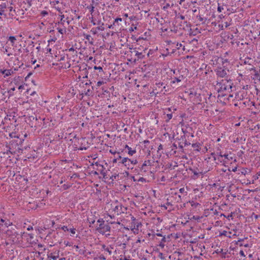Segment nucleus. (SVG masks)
<instances>
[{
  "label": "nucleus",
  "mask_w": 260,
  "mask_h": 260,
  "mask_svg": "<svg viewBox=\"0 0 260 260\" xmlns=\"http://www.w3.org/2000/svg\"><path fill=\"white\" fill-rule=\"evenodd\" d=\"M122 208L121 205L117 201L113 202L111 204H108L105 207L106 209L108 210L109 213H112L114 212L117 215H119L122 212H123Z\"/></svg>",
  "instance_id": "1"
},
{
  "label": "nucleus",
  "mask_w": 260,
  "mask_h": 260,
  "mask_svg": "<svg viewBox=\"0 0 260 260\" xmlns=\"http://www.w3.org/2000/svg\"><path fill=\"white\" fill-rule=\"evenodd\" d=\"M232 85V81L230 79H223L221 81V82H218L217 83V85L218 86V91L220 92H230L231 91Z\"/></svg>",
  "instance_id": "2"
},
{
  "label": "nucleus",
  "mask_w": 260,
  "mask_h": 260,
  "mask_svg": "<svg viewBox=\"0 0 260 260\" xmlns=\"http://www.w3.org/2000/svg\"><path fill=\"white\" fill-rule=\"evenodd\" d=\"M98 222L100 223L99 226H97V231L101 234L104 235L106 234L107 232H109L110 229V227L104 223V221L102 219H100L98 220Z\"/></svg>",
  "instance_id": "3"
},
{
  "label": "nucleus",
  "mask_w": 260,
  "mask_h": 260,
  "mask_svg": "<svg viewBox=\"0 0 260 260\" xmlns=\"http://www.w3.org/2000/svg\"><path fill=\"white\" fill-rule=\"evenodd\" d=\"M214 71L218 78L225 77L228 73L229 72V70L227 68H225V66H224L222 68L220 65L217 67L216 69H215Z\"/></svg>",
  "instance_id": "4"
},
{
  "label": "nucleus",
  "mask_w": 260,
  "mask_h": 260,
  "mask_svg": "<svg viewBox=\"0 0 260 260\" xmlns=\"http://www.w3.org/2000/svg\"><path fill=\"white\" fill-rule=\"evenodd\" d=\"M0 232L2 233H4L6 235V237L7 238H10V240L12 241L13 242H14L15 241V238L16 236V231L13 230H11L9 229H1Z\"/></svg>",
  "instance_id": "5"
},
{
  "label": "nucleus",
  "mask_w": 260,
  "mask_h": 260,
  "mask_svg": "<svg viewBox=\"0 0 260 260\" xmlns=\"http://www.w3.org/2000/svg\"><path fill=\"white\" fill-rule=\"evenodd\" d=\"M104 218L105 220L110 223H113L115 222V221L113 219H115V215L114 214H111V213H106L104 215Z\"/></svg>",
  "instance_id": "6"
},
{
  "label": "nucleus",
  "mask_w": 260,
  "mask_h": 260,
  "mask_svg": "<svg viewBox=\"0 0 260 260\" xmlns=\"http://www.w3.org/2000/svg\"><path fill=\"white\" fill-rule=\"evenodd\" d=\"M223 158L222 159V162L223 164L229 163L230 161L232 160L234 158L231 154L229 155L228 154H223Z\"/></svg>",
  "instance_id": "7"
},
{
  "label": "nucleus",
  "mask_w": 260,
  "mask_h": 260,
  "mask_svg": "<svg viewBox=\"0 0 260 260\" xmlns=\"http://www.w3.org/2000/svg\"><path fill=\"white\" fill-rule=\"evenodd\" d=\"M120 164L129 168L130 167V159L128 157H123L121 161L118 162V165H120Z\"/></svg>",
  "instance_id": "8"
},
{
  "label": "nucleus",
  "mask_w": 260,
  "mask_h": 260,
  "mask_svg": "<svg viewBox=\"0 0 260 260\" xmlns=\"http://www.w3.org/2000/svg\"><path fill=\"white\" fill-rule=\"evenodd\" d=\"M59 252L58 250L51 252L48 255V257L51 259L56 260L59 257Z\"/></svg>",
  "instance_id": "9"
},
{
  "label": "nucleus",
  "mask_w": 260,
  "mask_h": 260,
  "mask_svg": "<svg viewBox=\"0 0 260 260\" xmlns=\"http://www.w3.org/2000/svg\"><path fill=\"white\" fill-rule=\"evenodd\" d=\"M125 148L127 149V154L129 156H133L134 154L136 153V149H133L131 147L126 145L125 146Z\"/></svg>",
  "instance_id": "10"
},
{
  "label": "nucleus",
  "mask_w": 260,
  "mask_h": 260,
  "mask_svg": "<svg viewBox=\"0 0 260 260\" xmlns=\"http://www.w3.org/2000/svg\"><path fill=\"white\" fill-rule=\"evenodd\" d=\"M7 6V3L6 2H1V3H0V15L3 14Z\"/></svg>",
  "instance_id": "11"
},
{
  "label": "nucleus",
  "mask_w": 260,
  "mask_h": 260,
  "mask_svg": "<svg viewBox=\"0 0 260 260\" xmlns=\"http://www.w3.org/2000/svg\"><path fill=\"white\" fill-rule=\"evenodd\" d=\"M59 3V0H53V1H50V5L54 7L58 11H60V8H59L58 7H56V5L58 4Z\"/></svg>",
  "instance_id": "12"
},
{
  "label": "nucleus",
  "mask_w": 260,
  "mask_h": 260,
  "mask_svg": "<svg viewBox=\"0 0 260 260\" xmlns=\"http://www.w3.org/2000/svg\"><path fill=\"white\" fill-rule=\"evenodd\" d=\"M69 232L71 236H74L76 233V229L72 225L69 226Z\"/></svg>",
  "instance_id": "13"
},
{
  "label": "nucleus",
  "mask_w": 260,
  "mask_h": 260,
  "mask_svg": "<svg viewBox=\"0 0 260 260\" xmlns=\"http://www.w3.org/2000/svg\"><path fill=\"white\" fill-rule=\"evenodd\" d=\"M150 166V162L149 160L145 161L142 166L141 169H142V170H144V172H146L147 169H146V167L147 166Z\"/></svg>",
  "instance_id": "14"
},
{
  "label": "nucleus",
  "mask_w": 260,
  "mask_h": 260,
  "mask_svg": "<svg viewBox=\"0 0 260 260\" xmlns=\"http://www.w3.org/2000/svg\"><path fill=\"white\" fill-rule=\"evenodd\" d=\"M12 71L11 70H5L2 71V73L4 75L5 77H8L11 75Z\"/></svg>",
  "instance_id": "15"
},
{
  "label": "nucleus",
  "mask_w": 260,
  "mask_h": 260,
  "mask_svg": "<svg viewBox=\"0 0 260 260\" xmlns=\"http://www.w3.org/2000/svg\"><path fill=\"white\" fill-rule=\"evenodd\" d=\"M183 78V76H180L179 77H175L172 81V83H175L176 82H179L182 80Z\"/></svg>",
  "instance_id": "16"
},
{
  "label": "nucleus",
  "mask_w": 260,
  "mask_h": 260,
  "mask_svg": "<svg viewBox=\"0 0 260 260\" xmlns=\"http://www.w3.org/2000/svg\"><path fill=\"white\" fill-rule=\"evenodd\" d=\"M58 31L61 35H63L66 32V28L65 27L61 28L60 27H58L57 28Z\"/></svg>",
  "instance_id": "17"
},
{
  "label": "nucleus",
  "mask_w": 260,
  "mask_h": 260,
  "mask_svg": "<svg viewBox=\"0 0 260 260\" xmlns=\"http://www.w3.org/2000/svg\"><path fill=\"white\" fill-rule=\"evenodd\" d=\"M222 152H220L219 153H217V157L216 158L220 161L221 162H222V159L223 158V156Z\"/></svg>",
  "instance_id": "18"
},
{
  "label": "nucleus",
  "mask_w": 260,
  "mask_h": 260,
  "mask_svg": "<svg viewBox=\"0 0 260 260\" xmlns=\"http://www.w3.org/2000/svg\"><path fill=\"white\" fill-rule=\"evenodd\" d=\"M60 21L58 22V23H56V25H58V26L61 25H63V22L64 20H63V18H64V16L63 15H60Z\"/></svg>",
  "instance_id": "19"
},
{
  "label": "nucleus",
  "mask_w": 260,
  "mask_h": 260,
  "mask_svg": "<svg viewBox=\"0 0 260 260\" xmlns=\"http://www.w3.org/2000/svg\"><path fill=\"white\" fill-rule=\"evenodd\" d=\"M102 248L104 250L109 253V254H111L112 251L110 250L109 248L105 246V245H103L102 246Z\"/></svg>",
  "instance_id": "20"
},
{
  "label": "nucleus",
  "mask_w": 260,
  "mask_h": 260,
  "mask_svg": "<svg viewBox=\"0 0 260 260\" xmlns=\"http://www.w3.org/2000/svg\"><path fill=\"white\" fill-rule=\"evenodd\" d=\"M16 38L14 36H10L9 38V40L11 42L12 44L13 45L16 41Z\"/></svg>",
  "instance_id": "21"
},
{
  "label": "nucleus",
  "mask_w": 260,
  "mask_h": 260,
  "mask_svg": "<svg viewBox=\"0 0 260 260\" xmlns=\"http://www.w3.org/2000/svg\"><path fill=\"white\" fill-rule=\"evenodd\" d=\"M97 29V30H100V31H103L105 29V28L104 27V23H102L101 25L96 27Z\"/></svg>",
  "instance_id": "22"
},
{
  "label": "nucleus",
  "mask_w": 260,
  "mask_h": 260,
  "mask_svg": "<svg viewBox=\"0 0 260 260\" xmlns=\"http://www.w3.org/2000/svg\"><path fill=\"white\" fill-rule=\"evenodd\" d=\"M137 29V27L136 25H135L134 24H132V26L129 28V30L130 32L134 31V30H136Z\"/></svg>",
  "instance_id": "23"
},
{
  "label": "nucleus",
  "mask_w": 260,
  "mask_h": 260,
  "mask_svg": "<svg viewBox=\"0 0 260 260\" xmlns=\"http://www.w3.org/2000/svg\"><path fill=\"white\" fill-rule=\"evenodd\" d=\"M48 15V12L45 10L42 11L40 13V15L42 17H45Z\"/></svg>",
  "instance_id": "24"
},
{
  "label": "nucleus",
  "mask_w": 260,
  "mask_h": 260,
  "mask_svg": "<svg viewBox=\"0 0 260 260\" xmlns=\"http://www.w3.org/2000/svg\"><path fill=\"white\" fill-rule=\"evenodd\" d=\"M57 40V38L56 37H54L51 39L49 40L48 41V42L49 44L51 43V42H55Z\"/></svg>",
  "instance_id": "25"
},
{
  "label": "nucleus",
  "mask_w": 260,
  "mask_h": 260,
  "mask_svg": "<svg viewBox=\"0 0 260 260\" xmlns=\"http://www.w3.org/2000/svg\"><path fill=\"white\" fill-rule=\"evenodd\" d=\"M138 163V161L137 159H130V165L132 164L133 165H136Z\"/></svg>",
  "instance_id": "26"
},
{
  "label": "nucleus",
  "mask_w": 260,
  "mask_h": 260,
  "mask_svg": "<svg viewBox=\"0 0 260 260\" xmlns=\"http://www.w3.org/2000/svg\"><path fill=\"white\" fill-rule=\"evenodd\" d=\"M61 229L64 232H69V226L63 225L61 227Z\"/></svg>",
  "instance_id": "27"
},
{
  "label": "nucleus",
  "mask_w": 260,
  "mask_h": 260,
  "mask_svg": "<svg viewBox=\"0 0 260 260\" xmlns=\"http://www.w3.org/2000/svg\"><path fill=\"white\" fill-rule=\"evenodd\" d=\"M90 32L93 35L96 34L98 33V30H97L96 28H91L90 30Z\"/></svg>",
  "instance_id": "28"
},
{
  "label": "nucleus",
  "mask_w": 260,
  "mask_h": 260,
  "mask_svg": "<svg viewBox=\"0 0 260 260\" xmlns=\"http://www.w3.org/2000/svg\"><path fill=\"white\" fill-rule=\"evenodd\" d=\"M46 21H42L41 22L40 24H39V27L40 29H42L43 28V26H44L46 25V23H45Z\"/></svg>",
  "instance_id": "29"
},
{
  "label": "nucleus",
  "mask_w": 260,
  "mask_h": 260,
  "mask_svg": "<svg viewBox=\"0 0 260 260\" xmlns=\"http://www.w3.org/2000/svg\"><path fill=\"white\" fill-rule=\"evenodd\" d=\"M223 10V6H220L219 5H218V8H217V11L218 12L220 13L222 12V11Z\"/></svg>",
  "instance_id": "30"
},
{
  "label": "nucleus",
  "mask_w": 260,
  "mask_h": 260,
  "mask_svg": "<svg viewBox=\"0 0 260 260\" xmlns=\"http://www.w3.org/2000/svg\"><path fill=\"white\" fill-rule=\"evenodd\" d=\"M93 68L95 70H99V71H103V68L101 67L94 66Z\"/></svg>",
  "instance_id": "31"
},
{
  "label": "nucleus",
  "mask_w": 260,
  "mask_h": 260,
  "mask_svg": "<svg viewBox=\"0 0 260 260\" xmlns=\"http://www.w3.org/2000/svg\"><path fill=\"white\" fill-rule=\"evenodd\" d=\"M63 243L66 246H71L72 245L71 243L68 241H64Z\"/></svg>",
  "instance_id": "32"
},
{
  "label": "nucleus",
  "mask_w": 260,
  "mask_h": 260,
  "mask_svg": "<svg viewBox=\"0 0 260 260\" xmlns=\"http://www.w3.org/2000/svg\"><path fill=\"white\" fill-rule=\"evenodd\" d=\"M170 7H171L169 3H167L165 6H164L163 9L164 10H166L167 9H168L169 8H170Z\"/></svg>",
  "instance_id": "33"
},
{
  "label": "nucleus",
  "mask_w": 260,
  "mask_h": 260,
  "mask_svg": "<svg viewBox=\"0 0 260 260\" xmlns=\"http://www.w3.org/2000/svg\"><path fill=\"white\" fill-rule=\"evenodd\" d=\"M9 135H10V137H11V138H19V137L18 136H16L15 134L13 133H10L9 134Z\"/></svg>",
  "instance_id": "34"
},
{
  "label": "nucleus",
  "mask_w": 260,
  "mask_h": 260,
  "mask_svg": "<svg viewBox=\"0 0 260 260\" xmlns=\"http://www.w3.org/2000/svg\"><path fill=\"white\" fill-rule=\"evenodd\" d=\"M104 84V82L103 81H99L97 82L96 83V86L98 87H100V86H101L102 84Z\"/></svg>",
  "instance_id": "35"
},
{
  "label": "nucleus",
  "mask_w": 260,
  "mask_h": 260,
  "mask_svg": "<svg viewBox=\"0 0 260 260\" xmlns=\"http://www.w3.org/2000/svg\"><path fill=\"white\" fill-rule=\"evenodd\" d=\"M5 222V219L0 218V229L1 228V225H3V223Z\"/></svg>",
  "instance_id": "36"
},
{
  "label": "nucleus",
  "mask_w": 260,
  "mask_h": 260,
  "mask_svg": "<svg viewBox=\"0 0 260 260\" xmlns=\"http://www.w3.org/2000/svg\"><path fill=\"white\" fill-rule=\"evenodd\" d=\"M84 37L86 39L88 40H89L91 38V36L89 35H84Z\"/></svg>",
  "instance_id": "37"
},
{
  "label": "nucleus",
  "mask_w": 260,
  "mask_h": 260,
  "mask_svg": "<svg viewBox=\"0 0 260 260\" xmlns=\"http://www.w3.org/2000/svg\"><path fill=\"white\" fill-rule=\"evenodd\" d=\"M132 230L133 231V232L134 233H138V228H136L135 227H134V228H132Z\"/></svg>",
  "instance_id": "38"
},
{
  "label": "nucleus",
  "mask_w": 260,
  "mask_h": 260,
  "mask_svg": "<svg viewBox=\"0 0 260 260\" xmlns=\"http://www.w3.org/2000/svg\"><path fill=\"white\" fill-rule=\"evenodd\" d=\"M167 117L168 118V120H170L172 119L173 115L172 114H167Z\"/></svg>",
  "instance_id": "39"
},
{
  "label": "nucleus",
  "mask_w": 260,
  "mask_h": 260,
  "mask_svg": "<svg viewBox=\"0 0 260 260\" xmlns=\"http://www.w3.org/2000/svg\"><path fill=\"white\" fill-rule=\"evenodd\" d=\"M122 20V19L121 18H117L115 19L114 22H117L118 21H121Z\"/></svg>",
  "instance_id": "40"
},
{
  "label": "nucleus",
  "mask_w": 260,
  "mask_h": 260,
  "mask_svg": "<svg viewBox=\"0 0 260 260\" xmlns=\"http://www.w3.org/2000/svg\"><path fill=\"white\" fill-rule=\"evenodd\" d=\"M239 254L242 256H245L244 252L243 250H241L239 252Z\"/></svg>",
  "instance_id": "41"
},
{
  "label": "nucleus",
  "mask_w": 260,
  "mask_h": 260,
  "mask_svg": "<svg viewBox=\"0 0 260 260\" xmlns=\"http://www.w3.org/2000/svg\"><path fill=\"white\" fill-rule=\"evenodd\" d=\"M138 181H140V182H143V181H145V179L144 178H143V177H141V178H139Z\"/></svg>",
  "instance_id": "42"
},
{
  "label": "nucleus",
  "mask_w": 260,
  "mask_h": 260,
  "mask_svg": "<svg viewBox=\"0 0 260 260\" xmlns=\"http://www.w3.org/2000/svg\"><path fill=\"white\" fill-rule=\"evenodd\" d=\"M94 7L93 6H91V7H90V11L91 12H92L93 11V10H94Z\"/></svg>",
  "instance_id": "43"
},
{
  "label": "nucleus",
  "mask_w": 260,
  "mask_h": 260,
  "mask_svg": "<svg viewBox=\"0 0 260 260\" xmlns=\"http://www.w3.org/2000/svg\"><path fill=\"white\" fill-rule=\"evenodd\" d=\"M117 160H118V158H115L113 160V162L116 163L117 162Z\"/></svg>",
  "instance_id": "44"
},
{
  "label": "nucleus",
  "mask_w": 260,
  "mask_h": 260,
  "mask_svg": "<svg viewBox=\"0 0 260 260\" xmlns=\"http://www.w3.org/2000/svg\"><path fill=\"white\" fill-rule=\"evenodd\" d=\"M123 174L124 175V176H128V175H129V173L127 171H125L124 173H123Z\"/></svg>",
  "instance_id": "45"
},
{
  "label": "nucleus",
  "mask_w": 260,
  "mask_h": 260,
  "mask_svg": "<svg viewBox=\"0 0 260 260\" xmlns=\"http://www.w3.org/2000/svg\"><path fill=\"white\" fill-rule=\"evenodd\" d=\"M184 189L183 188H180V189H179V191H180V192H181V193H182V192L184 191Z\"/></svg>",
  "instance_id": "46"
},
{
  "label": "nucleus",
  "mask_w": 260,
  "mask_h": 260,
  "mask_svg": "<svg viewBox=\"0 0 260 260\" xmlns=\"http://www.w3.org/2000/svg\"><path fill=\"white\" fill-rule=\"evenodd\" d=\"M91 23H92V24H93V25H96V24H96V23H95L93 20H91ZM98 24H100V23H99Z\"/></svg>",
  "instance_id": "47"
},
{
  "label": "nucleus",
  "mask_w": 260,
  "mask_h": 260,
  "mask_svg": "<svg viewBox=\"0 0 260 260\" xmlns=\"http://www.w3.org/2000/svg\"><path fill=\"white\" fill-rule=\"evenodd\" d=\"M180 18L181 20H184L185 19V17L183 15H180Z\"/></svg>",
  "instance_id": "48"
},
{
  "label": "nucleus",
  "mask_w": 260,
  "mask_h": 260,
  "mask_svg": "<svg viewBox=\"0 0 260 260\" xmlns=\"http://www.w3.org/2000/svg\"><path fill=\"white\" fill-rule=\"evenodd\" d=\"M144 144H147L149 143V141L148 140H144L143 141Z\"/></svg>",
  "instance_id": "49"
},
{
  "label": "nucleus",
  "mask_w": 260,
  "mask_h": 260,
  "mask_svg": "<svg viewBox=\"0 0 260 260\" xmlns=\"http://www.w3.org/2000/svg\"><path fill=\"white\" fill-rule=\"evenodd\" d=\"M236 171H237V167H235V168L232 169V171L233 172H236Z\"/></svg>",
  "instance_id": "50"
},
{
  "label": "nucleus",
  "mask_w": 260,
  "mask_h": 260,
  "mask_svg": "<svg viewBox=\"0 0 260 260\" xmlns=\"http://www.w3.org/2000/svg\"><path fill=\"white\" fill-rule=\"evenodd\" d=\"M48 31H49L50 33L52 34V33H53V32H54V30H53V29H51V30H48Z\"/></svg>",
  "instance_id": "51"
},
{
  "label": "nucleus",
  "mask_w": 260,
  "mask_h": 260,
  "mask_svg": "<svg viewBox=\"0 0 260 260\" xmlns=\"http://www.w3.org/2000/svg\"><path fill=\"white\" fill-rule=\"evenodd\" d=\"M35 94H36V91H33L32 92H31V93H30V95H35Z\"/></svg>",
  "instance_id": "52"
},
{
  "label": "nucleus",
  "mask_w": 260,
  "mask_h": 260,
  "mask_svg": "<svg viewBox=\"0 0 260 260\" xmlns=\"http://www.w3.org/2000/svg\"><path fill=\"white\" fill-rule=\"evenodd\" d=\"M185 0H180L179 4L181 5L183 2H184Z\"/></svg>",
  "instance_id": "53"
},
{
  "label": "nucleus",
  "mask_w": 260,
  "mask_h": 260,
  "mask_svg": "<svg viewBox=\"0 0 260 260\" xmlns=\"http://www.w3.org/2000/svg\"><path fill=\"white\" fill-rule=\"evenodd\" d=\"M117 158H118V160L120 159L122 160V158L123 157H122L120 155H119L118 156Z\"/></svg>",
  "instance_id": "54"
},
{
  "label": "nucleus",
  "mask_w": 260,
  "mask_h": 260,
  "mask_svg": "<svg viewBox=\"0 0 260 260\" xmlns=\"http://www.w3.org/2000/svg\"><path fill=\"white\" fill-rule=\"evenodd\" d=\"M23 88V85H20V86H19L18 89H22Z\"/></svg>",
  "instance_id": "55"
},
{
  "label": "nucleus",
  "mask_w": 260,
  "mask_h": 260,
  "mask_svg": "<svg viewBox=\"0 0 260 260\" xmlns=\"http://www.w3.org/2000/svg\"><path fill=\"white\" fill-rule=\"evenodd\" d=\"M29 236L30 237V239H32L34 238L33 235L31 234H29Z\"/></svg>",
  "instance_id": "56"
},
{
  "label": "nucleus",
  "mask_w": 260,
  "mask_h": 260,
  "mask_svg": "<svg viewBox=\"0 0 260 260\" xmlns=\"http://www.w3.org/2000/svg\"><path fill=\"white\" fill-rule=\"evenodd\" d=\"M123 16L125 17H128V14L127 13H125L123 14Z\"/></svg>",
  "instance_id": "57"
},
{
  "label": "nucleus",
  "mask_w": 260,
  "mask_h": 260,
  "mask_svg": "<svg viewBox=\"0 0 260 260\" xmlns=\"http://www.w3.org/2000/svg\"><path fill=\"white\" fill-rule=\"evenodd\" d=\"M31 229H32V226H30V227H28V228H27V230H31Z\"/></svg>",
  "instance_id": "58"
},
{
  "label": "nucleus",
  "mask_w": 260,
  "mask_h": 260,
  "mask_svg": "<svg viewBox=\"0 0 260 260\" xmlns=\"http://www.w3.org/2000/svg\"><path fill=\"white\" fill-rule=\"evenodd\" d=\"M156 235H157V236H160V237L162 236V235H161V234H160V233L156 234Z\"/></svg>",
  "instance_id": "59"
},
{
  "label": "nucleus",
  "mask_w": 260,
  "mask_h": 260,
  "mask_svg": "<svg viewBox=\"0 0 260 260\" xmlns=\"http://www.w3.org/2000/svg\"><path fill=\"white\" fill-rule=\"evenodd\" d=\"M74 247L76 249H78L79 248V246L78 245H75L74 246Z\"/></svg>",
  "instance_id": "60"
},
{
  "label": "nucleus",
  "mask_w": 260,
  "mask_h": 260,
  "mask_svg": "<svg viewBox=\"0 0 260 260\" xmlns=\"http://www.w3.org/2000/svg\"><path fill=\"white\" fill-rule=\"evenodd\" d=\"M160 246H161V247H164V245L163 244H160Z\"/></svg>",
  "instance_id": "61"
},
{
  "label": "nucleus",
  "mask_w": 260,
  "mask_h": 260,
  "mask_svg": "<svg viewBox=\"0 0 260 260\" xmlns=\"http://www.w3.org/2000/svg\"><path fill=\"white\" fill-rule=\"evenodd\" d=\"M12 54V53H8L7 54V55H8V56H10V55H11Z\"/></svg>",
  "instance_id": "62"
},
{
  "label": "nucleus",
  "mask_w": 260,
  "mask_h": 260,
  "mask_svg": "<svg viewBox=\"0 0 260 260\" xmlns=\"http://www.w3.org/2000/svg\"><path fill=\"white\" fill-rule=\"evenodd\" d=\"M165 239H166V238H165V237H164V238H162V241H164V242H165Z\"/></svg>",
  "instance_id": "63"
},
{
  "label": "nucleus",
  "mask_w": 260,
  "mask_h": 260,
  "mask_svg": "<svg viewBox=\"0 0 260 260\" xmlns=\"http://www.w3.org/2000/svg\"><path fill=\"white\" fill-rule=\"evenodd\" d=\"M192 11L193 13H196L197 12V10L196 9L193 10H192Z\"/></svg>",
  "instance_id": "64"
}]
</instances>
